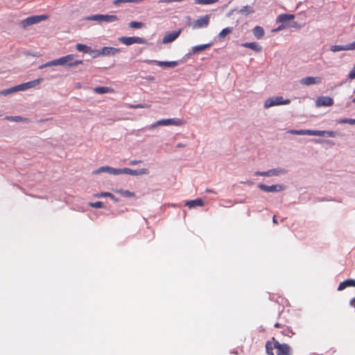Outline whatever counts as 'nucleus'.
I'll use <instances>...</instances> for the list:
<instances>
[{"label": "nucleus", "instance_id": "f257e3e1", "mask_svg": "<svg viewBox=\"0 0 355 355\" xmlns=\"http://www.w3.org/2000/svg\"><path fill=\"white\" fill-rule=\"evenodd\" d=\"M276 349V355H291V347L287 344H282L275 338L272 341H268L266 344V353L268 355H274L273 349Z\"/></svg>", "mask_w": 355, "mask_h": 355}, {"label": "nucleus", "instance_id": "f03ea898", "mask_svg": "<svg viewBox=\"0 0 355 355\" xmlns=\"http://www.w3.org/2000/svg\"><path fill=\"white\" fill-rule=\"evenodd\" d=\"M74 57L75 55L73 54H69L58 59H55L56 64L57 66L62 65L67 66L69 67H73L83 63V61L81 60H75Z\"/></svg>", "mask_w": 355, "mask_h": 355}, {"label": "nucleus", "instance_id": "7ed1b4c3", "mask_svg": "<svg viewBox=\"0 0 355 355\" xmlns=\"http://www.w3.org/2000/svg\"><path fill=\"white\" fill-rule=\"evenodd\" d=\"M85 21H95L97 22H107L111 23L114 22L119 20V17L116 15H93L90 16L85 17L84 19Z\"/></svg>", "mask_w": 355, "mask_h": 355}, {"label": "nucleus", "instance_id": "20e7f679", "mask_svg": "<svg viewBox=\"0 0 355 355\" xmlns=\"http://www.w3.org/2000/svg\"><path fill=\"white\" fill-rule=\"evenodd\" d=\"M49 18L48 15H33L26 18L20 22V25L23 28H26L29 26L38 24L42 21H44Z\"/></svg>", "mask_w": 355, "mask_h": 355}, {"label": "nucleus", "instance_id": "39448f33", "mask_svg": "<svg viewBox=\"0 0 355 355\" xmlns=\"http://www.w3.org/2000/svg\"><path fill=\"white\" fill-rule=\"evenodd\" d=\"M290 103V99L284 100L282 96H275L268 98L264 103V107L268 109L275 105H288Z\"/></svg>", "mask_w": 355, "mask_h": 355}, {"label": "nucleus", "instance_id": "423d86ee", "mask_svg": "<svg viewBox=\"0 0 355 355\" xmlns=\"http://www.w3.org/2000/svg\"><path fill=\"white\" fill-rule=\"evenodd\" d=\"M118 40L126 45L130 46L133 44H146L147 43L146 40L144 38L133 36V37H120L118 38Z\"/></svg>", "mask_w": 355, "mask_h": 355}, {"label": "nucleus", "instance_id": "0eeeda50", "mask_svg": "<svg viewBox=\"0 0 355 355\" xmlns=\"http://www.w3.org/2000/svg\"><path fill=\"white\" fill-rule=\"evenodd\" d=\"M184 122L180 119H168L157 121L155 124L152 125V128L157 125H182Z\"/></svg>", "mask_w": 355, "mask_h": 355}, {"label": "nucleus", "instance_id": "6e6552de", "mask_svg": "<svg viewBox=\"0 0 355 355\" xmlns=\"http://www.w3.org/2000/svg\"><path fill=\"white\" fill-rule=\"evenodd\" d=\"M209 15H206L196 20H194L192 23V28L193 29L206 28L209 24Z\"/></svg>", "mask_w": 355, "mask_h": 355}, {"label": "nucleus", "instance_id": "1a4fd4ad", "mask_svg": "<svg viewBox=\"0 0 355 355\" xmlns=\"http://www.w3.org/2000/svg\"><path fill=\"white\" fill-rule=\"evenodd\" d=\"M258 187L261 191L266 192H279L284 189V187L282 184H274L271 186H268L264 184H259L258 185Z\"/></svg>", "mask_w": 355, "mask_h": 355}, {"label": "nucleus", "instance_id": "9d476101", "mask_svg": "<svg viewBox=\"0 0 355 355\" xmlns=\"http://www.w3.org/2000/svg\"><path fill=\"white\" fill-rule=\"evenodd\" d=\"M285 173H286V171L284 169L273 168V169L268 170L267 171H263V172L257 171L255 173V174L257 175H259V176L270 177V176H277V175H279L280 174H284Z\"/></svg>", "mask_w": 355, "mask_h": 355}, {"label": "nucleus", "instance_id": "9b49d317", "mask_svg": "<svg viewBox=\"0 0 355 355\" xmlns=\"http://www.w3.org/2000/svg\"><path fill=\"white\" fill-rule=\"evenodd\" d=\"M43 80L42 78H38L34 80H31L25 83H22L20 85H18V89L19 91H24L28 89L35 87L37 85H38Z\"/></svg>", "mask_w": 355, "mask_h": 355}, {"label": "nucleus", "instance_id": "f8f14e48", "mask_svg": "<svg viewBox=\"0 0 355 355\" xmlns=\"http://www.w3.org/2000/svg\"><path fill=\"white\" fill-rule=\"evenodd\" d=\"M334 105V99L329 96H320L316 100V105L318 107L326 106L329 107Z\"/></svg>", "mask_w": 355, "mask_h": 355}, {"label": "nucleus", "instance_id": "ddd939ff", "mask_svg": "<svg viewBox=\"0 0 355 355\" xmlns=\"http://www.w3.org/2000/svg\"><path fill=\"white\" fill-rule=\"evenodd\" d=\"M181 33V31H173L165 34L162 39L163 44H167L173 42L176 38L178 37Z\"/></svg>", "mask_w": 355, "mask_h": 355}, {"label": "nucleus", "instance_id": "4468645a", "mask_svg": "<svg viewBox=\"0 0 355 355\" xmlns=\"http://www.w3.org/2000/svg\"><path fill=\"white\" fill-rule=\"evenodd\" d=\"M355 49V41L346 45H334L331 46V51L337 52L340 51H349Z\"/></svg>", "mask_w": 355, "mask_h": 355}, {"label": "nucleus", "instance_id": "2eb2a0df", "mask_svg": "<svg viewBox=\"0 0 355 355\" xmlns=\"http://www.w3.org/2000/svg\"><path fill=\"white\" fill-rule=\"evenodd\" d=\"M322 81V78L320 77H306L304 78H302L300 80L301 84L304 85H315V84H319Z\"/></svg>", "mask_w": 355, "mask_h": 355}, {"label": "nucleus", "instance_id": "dca6fc26", "mask_svg": "<svg viewBox=\"0 0 355 355\" xmlns=\"http://www.w3.org/2000/svg\"><path fill=\"white\" fill-rule=\"evenodd\" d=\"M119 51H120L119 49L110 47V46H105L101 49L98 55H105V56L114 55L116 53H119Z\"/></svg>", "mask_w": 355, "mask_h": 355}, {"label": "nucleus", "instance_id": "f3484780", "mask_svg": "<svg viewBox=\"0 0 355 355\" xmlns=\"http://www.w3.org/2000/svg\"><path fill=\"white\" fill-rule=\"evenodd\" d=\"M101 173H107L109 174L115 175L116 168L109 166H103L99 167L98 168H97L96 170H95L92 172V173L95 174V175H98Z\"/></svg>", "mask_w": 355, "mask_h": 355}, {"label": "nucleus", "instance_id": "a211bd4d", "mask_svg": "<svg viewBox=\"0 0 355 355\" xmlns=\"http://www.w3.org/2000/svg\"><path fill=\"white\" fill-rule=\"evenodd\" d=\"M347 287H355V279H348L343 282H340L338 285V291H343Z\"/></svg>", "mask_w": 355, "mask_h": 355}, {"label": "nucleus", "instance_id": "6ab92c4d", "mask_svg": "<svg viewBox=\"0 0 355 355\" xmlns=\"http://www.w3.org/2000/svg\"><path fill=\"white\" fill-rule=\"evenodd\" d=\"M288 132L292 135L315 136V130H291Z\"/></svg>", "mask_w": 355, "mask_h": 355}, {"label": "nucleus", "instance_id": "aec40b11", "mask_svg": "<svg viewBox=\"0 0 355 355\" xmlns=\"http://www.w3.org/2000/svg\"><path fill=\"white\" fill-rule=\"evenodd\" d=\"M212 45V43H208L205 44H200L192 47L191 53L197 54L200 51H205L209 49Z\"/></svg>", "mask_w": 355, "mask_h": 355}, {"label": "nucleus", "instance_id": "412c9836", "mask_svg": "<svg viewBox=\"0 0 355 355\" xmlns=\"http://www.w3.org/2000/svg\"><path fill=\"white\" fill-rule=\"evenodd\" d=\"M157 64L161 67L174 68L178 66L177 61H155Z\"/></svg>", "mask_w": 355, "mask_h": 355}, {"label": "nucleus", "instance_id": "4be33fe9", "mask_svg": "<svg viewBox=\"0 0 355 355\" xmlns=\"http://www.w3.org/2000/svg\"><path fill=\"white\" fill-rule=\"evenodd\" d=\"M243 46L252 49L257 52H260L262 48L257 42H245L241 44Z\"/></svg>", "mask_w": 355, "mask_h": 355}, {"label": "nucleus", "instance_id": "5701e85b", "mask_svg": "<svg viewBox=\"0 0 355 355\" xmlns=\"http://www.w3.org/2000/svg\"><path fill=\"white\" fill-rule=\"evenodd\" d=\"M94 92L96 94H103L106 93H113L114 89L108 87H96L94 88Z\"/></svg>", "mask_w": 355, "mask_h": 355}, {"label": "nucleus", "instance_id": "b1692460", "mask_svg": "<svg viewBox=\"0 0 355 355\" xmlns=\"http://www.w3.org/2000/svg\"><path fill=\"white\" fill-rule=\"evenodd\" d=\"M295 18V15L293 14H281L278 16L277 19V22H286L287 21L293 19Z\"/></svg>", "mask_w": 355, "mask_h": 355}, {"label": "nucleus", "instance_id": "393cba45", "mask_svg": "<svg viewBox=\"0 0 355 355\" xmlns=\"http://www.w3.org/2000/svg\"><path fill=\"white\" fill-rule=\"evenodd\" d=\"M189 208H193L196 206L202 207L204 205V202L201 199H196L193 200L187 201L185 204Z\"/></svg>", "mask_w": 355, "mask_h": 355}, {"label": "nucleus", "instance_id": "a878e982", "mask_svg": "<svg viewBox=\"0 0 355 355\" xmlns=\"http://www.w3.org/2000/svg\"><path fill=\"white\" fill-rule=\"evenodd\" d=\"M121 174H128L130 175H135V170H132L129 168H116L115 175Z\"/></svg>", "mask_w": 355, "mask_h": 355}, {"label": "nucleus", "instance_id": "bb28decb", "mask_svg": "<svg viewBox=\"0 0 355 355\" xmlns=\"http://www.w3.org/2000/svg\"><path fill=\"white\" fill-rule=\"evenodd\" d=\"M252 32L254 35L258 39L263 37L265 33L263 28L259 26H256L253 28Z\"/></svg>", "mask_w": 355, "mask_h": 355}, {"label": "nucleus", "instance_id": "cd10ccee", "mask_svg": "<svg viewBox=\"0 0 355 355\" xmlns=\"http://www.w3.org/2000/svg\"><path fill=\"white\" fill-rule=\"evenodd\" d=\"M315 136L320 137H335V132L334 131H325V130H315Z\"/></svg>", "mask_w": 355, "mask_h": 355}, {"label": "nucleus", "instance_id": "c85d7f7f", "mask_svg": "<svg viewBox=\"0 0 355 355\" xmlns=\"http://www.w3.org/2000/svg\"><path fill=\"white\" fill-rule=\"evenodd\" d=\"M5 119L10 121H15V122H28V119L26 118H23L19 116H6L5 117Z\"/></svg>", "mask_w": 355, "mask_h": 355}, {"label": "nucleus", "instance_id": "c756f323", "mask_svg": "<svg viewBox=\"0 0 355 355\" xmlns=\"http://www.w3.org/2000/svg\"><path fill=\"white\" fill-rule=\"evenodd\" d=\"M116 192L117 193L120 194L121 196L127 197V198H133L135 196V193L130 191L128 190L119 189V190H116Z\"/></svg>", "mask_w": 355, "mask_h": 355}, {"label": "nucleus", "instance_id": "7c9ffc66", "mask_svg": "<svg viewBox=\"0 0 355 355\" xmlns=\"http://www.w3.org/2000/svg\"><path fill=\"white\" fill-rule=\"evenodd\" d=\"M281 334L284 336L291 337L295 334L291 327L284 325L281 331Z\"/></svg>", "mask_w": 355, "mask_h": 355}, {"label": "nucleus", "instance_id": "2f4dec72", "mask_svg": "<svg viewBox=\"0 0 355 355\" xmlns=\"http://www.w3.org/2000/svg\"><path fill=\"white\" fill-rule=\"evenodd\" d=\"M76 50L79 52H85V53H90L91 52V48L89 46H87V45L83 44H76Z\"/></svg>", "mask_w": 355, "mask_h": 355}, {"label": "nucleus", "instance_id": "473e14b6", "mask_svg": "<svg viewBox=\"0 0 355 355\" xmlns=\"http://www.w3.org/2000/svg\"><path fill=\"white\" fill-rule=\"evenodd\" d=\"M233 31V28L232 27H227L225 28H223L219 33L218 37L220 38H225L227 35L230 34Z\"/></svg>", "mask_w": 355, "mask_h": 355}, {"label": "nucleus", "instance_id": "72a5a7b5", "mask_svg": "<svg viewBox=\"0 0 355 355\" xmlns=\"http://www.w3.org/2000/svg\"><path fill=\"white\" fill-rule=\"evenodd\" d=\"M218 1V0H195L194 3L198 5H209L214 4Z\"/></svg>", "mask_w": 355, "mask_h": 355}, {"label": "nucleus", "instance_id": "f704fd0d", "mask_svg": "<svg viewBox=\"0 0 355 355\" xmlns=\"http://www.w3.org/2000/svg\"><path fill=\"white\" fill-rule=\"evenodd\" d=\"M130 28L139 29L144 27V24L139 21H130L128 24Z\"/></svg>", "mask_w": 355, "mask_h": 355}, {"label": "nucleus", "instance_id": "c9c22d12", "mask_svg": "<svg viewBox=\"0 0 355 355\" xmlns=\"http://www.w3.org/2000/svg\"><path fill=\"white\" fill-rule=\"evenodd\" d=\"M125 106L127 107L131 108V109H137V108H148L150 107V105L148 104H126Z\"/></svg>", "mask_w": 355, "mask_h": 355}, {"label": "nucleus", "instance_id": "e433bc0d", "mask_svg": "<svg viewBox=\"0 0 355 355\" xmlns=\"http://www.w3.org/2000/svg\"><path fill=\"white\" fill-rule=\"evenodd\" d=\"M17 88H18V86L17 85V86L11 87V88L4 89V90L0 92V94L4 95V96L8 95L12 92L19 91V89Z\"/></svg>", "mask_w": 355, "mask_h": 355}, {"label": "nucleus", "instance_id": "4c0bfd02", "mask_svg": "<svg viewBox=\"0 0 355 355\" xmlns=\"http://www.w3.org/2000/svg\"><path fill=\"white\" fill-rule=\"evenodd\" d=\"M96 196L110 198L112 200L117 201V199L115 198V196L110 192H101V193H98Z\"/></svg>", "mask_w": 355, "mask_h": 355}, {"label": "nucleus", "instance_id": "58836bf2", "mask_svg": "<svg viewBox=\"0 0 355 355\" xmlns=\"http://www.w3.org/2000/svg\"><path fill=\"white\" fill-rule=\"evenodd\" d=\"M53 66H57L55 60L49 61V62L40 65L39 67V69H42L45 67H53Z\"/></svg>", "mask_w": 355, "mask_h": 355}, {"label": "nucleus", "instance_id": "ea45409f", "mask_svg": "<svg viewBox=\"0 0 355 355\" xmlns=\"http://www.w3.org/2000/svg\"><path fill=\"white\" fill-rule=\"evenodd\" d=\"M149 171L147 168H141L135 170V175H142L148 174Z\"/></svg>", "mask_w": 355, "mask_h": 355}, {"label": "nucleus", "instance_id": "a19ab883", "mask_svg": "<svg viewBox=\"0 0 355 355\" xmlns=\"http://www.w3.org/2000/svg\"><path fill=\"white\" fill-rule=\"evenodd\" d=\"M89 207L93 208H103L104 207V205L101 201H97L95 202H89Z\"/></svg>", "mask_w": 355, "mask_h": 355}, {"label": "nucleus", "instance_id": "79ce46f5", "mask_svg": "<svg viewBox=\"0 0 355 355\" xmlns=\"http://www.w3.org/2000/svg\"><path fill=\"white\" fill-rule=\"evenodd\" d=\"M338 123H349L351 125H354L355 124V119H352L345 118V119H342L339 120Z\"/></svg>", "mask_w": 355, "mask_h": 355}, {"label": "nucleus", "instance_id": "37998d69", "mask_svg": "<svg viewBox=\"0 0 355 355\" xmlns=\"http://www.w3.org/2000/svg\"><path fill=\"white\" fill-rule=\"evenodd\" d=\"M241 12L243 14H250L254 12V10L252 7L246 6L241 10Z\"/></svg>", "mask_w": 355, "mask_h": 355}, {"label": "nucleus", "instance_id": "c03bdc74", "mask_svg": "<svg viewBox=\"0 0 355 355\" xmlns=\"http://www.w3.org/2000/svg\"><path fill=\"white\" fill-rule=\"evenodd\" d=\"M349 78L351 79L355 78V65L354 66L353 69L351 70V71L349 73Z\"/></svg>", "mask_w": 355, "mask_h": 355}, {"label": "nucleus", "instance_id": "a18cd8bd", "mask_svg": "<svg viewBox=\"0 0 355 355\" xmlns=\"http://www.w3.org/2000/svg\"><path fill=\"white\" fill-rule=\"evenodd\" d=\"M142 161L141 160H137V159H135V160H131L129 163L130 165H132V166H134V165H137L139 163H141Z\"/></svg>", "mask_w": 355, "mask_h": 355}, {"label": "nucleus", "instance_id": "49530a36", "mask_svg": "<svg viewBox=\"0 0 355 355\" xmlns=\"http://www.w3.org/2000/svg\"><path fill=\"white\" fill-rule=\"evenodd\" d=\"M182 1V0H160L159 3H171V2H177Z\"/></svg>", "mask_w": 355, "mask_h": 355}, {"label": "nucleus", "instance_id": "de8ad7c7", "mask_svg": "<svg viewBox=\"0 0 355 355\" xmlns=\"http://www.w3.org/2000/svg\"><path fill=\"white\" fill-rule=\"evenodd\" d=\"M284 325H285V324H281V323H279V322H276V323L275 324V325H274V326H275V327H276V328H282H282L284 327Z\"/></svg>", "mask_w": 355, "mask_h": 355}, {"label": "nucleus", "instance_id": "09e8293b", "mask_svg": "<svg viewBox=\"0 0 355 355\" xmlns=\"http://www.w3.org/2000/svg\"><path fill=\"white\" fill-rule=\"evenodd\" d=\"M350 305L353 307H355V298H353L350 300Z\"/></svg>", "mask_w": 355, "mask_h": 355}, {"label": "nucleus", "instance_id": "8fccbe9b", "mask_svg": "<svg viewBox=\"0 0 355 355\" xmlns=\"http://www.w3.org/2000/svg\"><path fill=\"white\" fill-rule=\"evenodd\" d=\"M283 28H284V26H283V25H281V26H279V27H278L275 31H280V30H282V29H283Z\"/></svg>", "mask_w": 355, "mask_h": 355}, {"label": "nucleus", "instance_id": "3c124183", "mask_svg": "<svg viewBox=\"0 0 355 355\" xmlns=\"http://www.w3.org/2000/svg\"><path fill=\"white\" fill-rule=\"evenodd\" d=\"M205 191L207 193H215L213 190H211V189H207Z\"/></svg>", "mask_w": 355, "mask_h": 355}, {"label": "nucleus", "instance_id": "603ef678", "mask_svg": "<svg viewBox=\"0 0 355 355\" xmlns=\"http://www.w3.org/2000/svg\"><path fill=\"white\" fill-rule=\"evenodd\" d=\"M272 220L275 223H277L275 216H273Z\"/></svg>", "mask_w": 355, "mask_h": 355}, {"label": "nucleus", "instance_id": "864d4df0", "mask_svg": "<svg viewBox=\"0 0 355 355\" xmlns=\"http://www.w3.org/2000/svg\"><path fill=\"white\" fill-rule=\"evenodd\" d=\"M177 146H178V148H180V147H183V146H184V145H183V144H178L177 145Z\"/></svg>", "mask_w": 355, "mask_h": 355}, {"label": "nucleus", "instance_id": "5fc2aeb1", "mask_svg": "<svg viewBox=\"0 0 355 355\" xmlns=\"http://www.w3.org/2000/svg\"><path fill=\"white\" fill-rule=\"evenodd\" d=\"M353 103H355V98L352 100Z\"/></svg>", "mask_w": 355, "mask_h": 355}, {"label": "nucleus", "instance_id": "6e6d98bb", "mask_svg": "<svg viewBox=\"0 0 355 355\" xmlns=\"http://www.w3.org/2000/svg\"><path fill=\"white\" fill-rule=\"evenodd\" d=\"M2 115H3V114H2V113H0V116H1Z\"/></svg>", "mask_w": 355, "mask_h": 355}]
</instances>
